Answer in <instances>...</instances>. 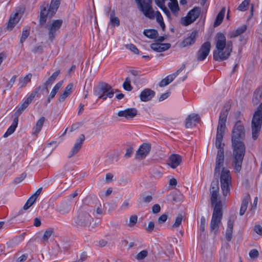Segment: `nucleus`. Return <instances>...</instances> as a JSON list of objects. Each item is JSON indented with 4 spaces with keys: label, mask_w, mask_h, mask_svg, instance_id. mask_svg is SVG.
<instances>
[{
    "label": "nucleus",
    "mask_w": 262,
    "mask_h": 262,
    "mask_svg": "<svg viewBox=\"0 0 262 262\" xmlns=\"http://www.w3.org/2000/svg\"><path fill=\"white\" fill-rule=\"evenodd\" d=\"M228 112L229 108L227 107H224L220 112L215 143V147L218 150L215 160L214 176L218 177L220 175L221 187L224 196L230 193V186L231 185L230 171L224 167L225 144L222 143Z\"/></svg>",
    "instance_id": "1"
},
{
    "label": "nucleus",
    "mask_w": 262,
    "mask_h": 262,
    "mask_svg": "<svg viewBox=\"0 0 262 262\" xmlns=\"http://www.w3.org/2000/svg\"><path fill=\"white\" fill-rule=\"evenodd\" d=\"M246 130L241 120L236 122L233 127L231 141L233 147L232 166L234 170L239 172L242 169L246 148L243 142Z\"/></svg>",
    "instance_id": "2"
},
{
    "label": "nucleus",
    "mask_w": 262,
    "mask_h": 262,
    "mask_svg": "<svg viewBox=\"0 0 262 262\" xmlns=\"http://www.w3.org/2000/svg\"><path fill=\"white\" fill-rule=\"evenodd\" d=\"M215 50L213 52V58L217 61H222L229 58L232 51V41H226L225 35L217 33L215 38Z\"/></svg>",
    "instance_id": "3"
},
{
    "label": "nucleus",
    "mask_w": 262,
    "mask_h": 262,
    "mask_svg": "<svg viewBox=\"0 0 262 262\" xmlns=\"http://www.w3.org/2000/svg\"><path fill=\"white\" fill-rule=\"evenodd\" d=\"M213 209L212 219L210 224L211 231L216 232L219 229V225L221 223L223 216V210L222 202H219L215 205Z\"/></svg>",
    "instance_id": "4"
},
{
    "label": "nucleus",
    "mask_w": 262,
    "mask_h": 262,
    "mask_svg": "<svg viewBox=\"0 0 262 262\" xmlns=\"http://www.w3.org/2000/svg\"><path fill=\"white\" fill-rule=\"evenodd\" d=\"M262 124V113L260 110H257L253 117L252 120V138L257 139L261 129Z\"/></svg>",
    "instance_id": "5"
},
{
    "label": "nucleus",
    "mask_w": 262,
    "mask_h": 262,
    "mask_svg": "<svg viewBox=\"0 0 262 262\" xmlns=\"http://www.w3.org/2000/svg\"><path fill=\"white\" fill-rule=\"evenodd\" d=\"M93 220V217L89 213L81 211L78 212L74 217L73 225L77 227H87L91 224Z\"/></svg>",
    "instance_id": "6"
},
{
    "label": "nucleus",
    "mask_w": 262,
    "mask_h": 262,
    "mask_svg": "<svg viewBox=\"0 0 262 262\" xmlns=\"http://www.w3.org/2000/svg\"><path fill=\"white\" fill-rule=\"evenodd\" d=\"M95 94L98 97V98L105 100L107 98H112L114 96V91L111 85L102 83L95 91Z\"/></svg>",
    "instance_id": "7"
},
{
    "label": "nucleus",
    "mask_w": 262,
    "mask_h": 262,
    "mask_svg": "<svg viewBox=\"0 0 262 262\" xmlns=\"http://www.w3.org/2000/svg\"><path fill=\"white\" fill-rule=\"evenodd\" d=\"M135 1L140 10L146 17L150 19L154 18V11L151 5L152 0H135Z\"/></svg>",
    "instance_id": "8"
},
{
    "label": "nucleus",
    "mask_w": 262,
    "mask_h": 262,
    "mask_svg": "<svg viewBox=\"0 0 262 262\" xmlns=\"http://www.w3.org/2000/svg\"><path fill=\"white\" fill-rule=\"evenodd\" d=\"M201 13V8L200 7H194L188 12L187 15L181 18V24L187 26L193 23L200 16Z\"/></svg>",
    "instance_id": "9"
},
{
    "label": "nucleus",
    "mask_w": 262,
    "mask_h": 262,
    "mask_svg": "<svg viewBox=\"0 0 262 262\" xmlns=\"http://www.w3.org/2000/svg\"><path fill=\"white\" fill-rule=\"evenodd\" d=\"M62 19H56L52 21L48 28L49 39L52 41L59 33L60 29L62 25Z\"/></svg>",
    "instance_id": "10"
},
{
    "label": "nucleus",
    "mask_w": 262,
    "mask_h": 262,
    "mask_svg": "<svg viewBox=\"0 0 262 262\" xmlns=\"http://www.w3.org/2000/svg\"><path fill=\"white\" fill-rule=\"evenodd\" d=\"M214 177L216 178V180L212 181L210 188L211 202L212 207H214L219 202H221V200L217 201L219 191V184L217 178L218 177H215L214 176Z\"/></svg>",
    "instance_id": "11"
},
{
    "label": "nucleus",
    "mask_w": 262,
    "mask_h": 262,
    "mask_svg": "<svg viewBox=\"0 0 262 262\" xmlns=\"http://www.w3.org/2000/svg\"><path fill=\"white\" fill-rule=\"evenodd\" d=\"M211 49V43L209 41L203 43L196 54V58L198 61L204 60L209 55Z\"/></svg>",
    "instance_id": "12"
},
{
    "label": "nucleus",
    "mask_w": 262,
    "mask_h": 262,
    "mask_svg": "<svg viewBox=\"0 0 262 262\" xmlns=\"http://www.w3.org/2000/svg\"><path fill=\"white\" fill-rule=\"evenodd\" d=\"M151 149V144L148 143H144L141 145L136 151L135 158L137 159H144L149 153Z\"/></svg>",
    "instance_id": "13"
},
{
    "label": "nucleus",
    "mask_w": 262,
    "mask_h": 262,
    "mask_svg": "<svg viewBox=\"0 0 262 262\" xmlns=\"http://www.w3.org/2000/svg\"><path fill=\"white\" fill-rule=\"evenodd\" d=\"M185 68V64H183L181 67L172 74L168 75L165 78L163 79L159 85L160 87H163L171 83L174 78Z\"/></svg>",
    "instance_id": "14"
},
{
    "label": "nucleus",
    "mask_w": 262,
    "mask_h": 262,
    "mask_svg": "<svg viewBox=\"0 0 262 262\" xmlns=\"http://www.w3.org/2000/svg\"><path fill=\"white\" fill-rule=\"evenodd\" d=\"M84 140V135L83 134H81L79 137L76 140L75 144L69 152V155L68 156L69 158H70L76 155L80 150Z\"/></svg>",
    "instance_id": "15"
},
{
    "label": "nucleus",
    "mask_w": 262,
    "mask_h": 262,
    "mask_svg": "<svg viewBox=\"0 0 262 262\" xmlns=\"http://www.w3.org/2000/svg\"><path fill=\"white\" fill-rule=\"evenodd\" d=\"M137 110L135 108H129L123 111H119L117 115L119 117H124L127 119H132L137 115Z\"/></svg>",
    "instance_id": "16"
},
{
    "label": "nucleus",
    "mask_w": 262,
    "mask_h": 262,
    "mask_svg": "<svg viewBox=\"0 0 262 262\" xmlns=\"http://www.w3.org/2000/svg\"><path fill=\"white\" fill-rule=\"evenodd\" d=\"M182 162V157L178 154L171 155L168 159V164L172 168L175 169L180 165Z\"/></svg>",
    "instance_id": "17"
},
{
    "label": "nucleus",
    "mask_w": 262,
    "mask_h": 262,
    "mask_svg": "<svg viewBox=\"0 0 262 262\" xmlns=\"http://www.w3.org/2000/svg\"><path fill=\"white\" fill-rule=\"evenodd\" d=\"M200 121V117L198 114H192L189 115L185 120V126L186 128H190L196 125Z\"/></svg>",
    "instance_id": "18"
},
{
    "label": "nucleus",
    "mask_w": 262,
    "mask_h": 262,
    "mask_svg": "<svg viewBox=\"0 0 262 262\" xmlns=\"http://www.w3.org/2000/svg\"><path fill=\"white\" fill-rule=\"evenodd\" d=\"M155 92L150 89H145L143 90L140 95V98L142 101H150L155 95Z\"/></svg>",
    "instance_id": "19"
},
{
    "label": "nucleus",
    "mask_w": 262,
    "mask_h": 262,
    "mask_svg": "<svg viewBox=\"0 0 262 262\" xmlns=\"http://www.w3.org/2000/svg\"><path fill=\"white\" fill-rule=\"evenodd\" d=\"M198 35V31L196 30H193L190 34V35L184 39L182 42L183 47H186L188 46H191L195 42L196 37Z\"/></svg>",
    "instance_id": "20"
},
{
    "label": "nucleus",
    "mask_w": 262,
    "mask_h": 262,
    "mask_svg": "<svg viewBox=\"0 0 262 262\" xmlns=\"http://www.w3.org/2000/svg\"><path fill=\"white\" fill-rule=\"evenodd\" d=\"M171 47L169 43H153L150 45L151 49L158 52H162L168 50Z\"/></svg>",
    "instance_id": "21"
},
{
    "label": "nucleus",
    "mask_w": 262,
    "mask_h": 262,
    "mask_svg": "<svg viewBox=\"0 0 262 262\" xmlns=\"http://www.w3.org/2000/svg\"><path fill=\"white\" fill-rule=\"evenodd\" d=\"M234 222V217L230 216L228 221L227 228L226 232V238L228 242L232 239Z\"/></svg>",
    "instance_id": "22"
},
{
    "label": "nucleus",
    "mask_w": 262,
    "mask_h": 262,
    "mask_svg": "<svg viewBox=\"0 0 262 262\" xmlns=\"http://www.w3.org/2000/svg\"><path fill=\"white\" fill-rule=\"evenodd\" d=\"M62 83L63 81H61L55 84L49 95L47 101L45 103L46 105H47L48 103H49L51 100L54 98L55 96L62 86Z\"/></svg>",
    "instance_id": "23"
},
{
    "label": "nucleus",
    "mask_w": 262,
    "mask_h": 262,
    "mask_svg": "<svg viewBox=\"0 0 262 262\" xmlns=\"http://www.w3.org/2000/svg\"><path fill=\"white\" fill-rule=\"evenodd\" d=\"M61 3V0H51L48 11L51 16H53L57 12Z\"/></svg>",
    "instance_id": "24"
},
{
    "label": "nucleus",
    "mask_w": 262,
    "mask_h": 262,
    "mask_svg": "<svg viewBox=\"0 0 262 262\" xmlns=\"http://www.w3.org/2000/svg\"><path fill=\"white\" fill-rule=\"evenodd\" d=\"M73 88V84L72 83H69L65 88L63 92L60 94L58 98L59 101L63 102L72 93Z\"/></svg>",
    "instance_id": "25"
},
{
    "label": "nucleus",
    "mask_w": 262,
    "mask_h": 262,
    "mask_svg": "<svg viewBox=\"0 0 262 262\" xmlns=\"http://www.w3.org/2000/svg\"><path fill=\"white\" fill-rule=\"evenodd\" d=\"M170 2L168 4V6L171 12L176 17L179 15L180 8L177 0H170Z\"/></svg>",
    "instance_id": "26"
},
{
    "label": "nucleus",
    "mask_w": 262,
    "mask_h": 262,
    "mask_svg": "<svg viewBox=\"0 0 262 262\" xmlns=\"http://www.w3.org/2000/svg\"><path fill=\"white\" fill-rule=\"evenodd\" d=\"M48 16H49L50 17L52 16L50 15L48 9L47 10L46 7L41 8L39 17L40 25L42 26L46 23Z\"/></svg>",
    "instance_id": "27"
},
{
    "label": "nucleus",
    "mask_w": 262,
    "mask_h": 262,
    "mask_svg": "<svg viewBox=\"0 0 262 262\" xmlns=\"http://www.w3.org/2000/svg\"><path fill=\"white\" fill-rule=\"evenodd\" d=\"M247 30V26L243 25L238 28L236 30L231 31L228 33V36L230 38H235L244 33Z\"/></svg>",
    "instance_id": "28"
},
{
    "label": "nucleus",
    "mask_w": 262,
    "mask_h": 262,
    "mask_svg": "<svg viewBox=\"0 0 262 262\" xmlns=\"http://www.w3.org/2000/svg\"><path fill=\"white\" fill-rule=\"evenodd\" d=\"M46 121L44 117H41L37 121L35 126L33 128V134L37 136L41 130L42 127Z\"/></svg>",
    "instance_id": "29"
},
{
    "label": "nucleus",
    "mask_w": 262,
    "mask_h": 262,
    "mask_svg": "<svg viewBox=\"0 0 262 262\" xmlns=\"http://www.w3.org/2000/svg\"><path fill=\"white\" fill-rule=\"evenodd\" d=\"M250 200V196L249 194H247L243 199L242 202L240 211H239L240 215H241V216L243 215L244 214V213H245V212L247 209L249 201Z\"/></svg>",
    "instance_id": "30"
},
{
    "label": "nucleus",
    "mask_w": 262,
    "mask_h": 262,
    "mask_svg": "<svg viewBox=\"0 0 262 262\" xmlns=\"http://www.w3.org/2000/svg\"><path fill=\"white\" fill-rule=\"evenodd\" d=\"M31 102L27 98L25 100V101L23 103V104L17 109L15 112L14 115L15 116V118H17L18 119V117L20 115V114L24 111V110L28 106L29 104Z\"/></svg>",
    "instance_id": "31"
},
{
    "label": "nucleus",
    "mask_w": 262,
    "mask_h": 262,
    "mask_svg": "<svg viewBox=\"0 0 262 262\" xmlns=\"http://www.w3.org/2000/svg\"><path fill=\"white\" fill-rule=\"evenodd\" d=\"M18 122V119L17 118H14L11 125L8 128L7 132L4 135V137H7L14 132L17 126Z\"/></svg>",
    "instance_id": "32"
},
{
    "label": "nucleus",
    "mask_w": 262,
    "mask_h": 262,
    "mask_svg": "<svg viewBox=\"0 0 262 262\" xmlns=\"http://www.w3.org/2000/svg\"><path fill=\"white\" fill-rule=\"evenodd\" d=\"M225 13V8H223L216 16L214 22V26L217 27L221 25L224 19Z\"/></svg>",
    "instance_id": "33"
},
{
    "label": "nucleus",
    "mask_w": 262,
    "mask_h": 262,
    "mask_svg": "<svg viewBox=\"0 0 262 262\" xmlns=\"http://www.w3.org/2000/svg\"><path fill=\"white\" fill-rule=\"evenodd\" d=\"M143 34L150 39H156L158 35V32L155 29H145L143 31Z\"/></svg>",
    "instance_id": "34"
},
{
    "label": "nucleus",
    "mask_w": 262,
    "mask_h": 262,
    "mask_svg": "<svg viewBox=\"0 0 262 262\" xmlns=\"http://www.w3.org/2000/svg\"><path fill=\"white\" fill-rule=\"evenodd\" d=\"M32 74L29 73L25 77L20 78L19 79V85L20 88L25 87L26 84L31 81L32 78Z\"/></svg>",
    "instance_id": "35"
},
{
    "label": "nucleus",
    "mask_w": 262,
    "mask_h": 262,
    "mask_svg": "<svg viewBox=\"0 0 262 262\" xmlns=\"http://www.w3.org/2000/svg\"><path fill=\"white\" fill-rule=\"evenodd\" d=\"M42 86L41 85H39L38 86V87H37L34 90H33L31 93L30 94V95H29V96L28 97H27V98L30 100V101L32 102V101L33 100V99L34 98V97L35 96H37V97H38L39 96V91H41L42 90Z\"/></svg>",
    "instance_id": "36"
},
{
    "label": "nucleus",
    "mask_w": 262,
    "mask_h": 262,
    "mask_svg": "<svg viewBox=\"0 0 262 262\" xmlns=\"http://www.w3.org/2000/svg\"><path fill=\"white\" fill-rule=\"evenodd\" d=\"M70 209L69 205H62L58 207L56 210L62 214H66L70 212Z\"/></svg>",
    "instance_id": "37"
},
{
    "label": "nucleus",
    "mask_w": 262,
    "mask_h": 262,
    "mask_svg": "<svg viewBox=\"0 0 262 262\" xmlns=\"http://www.w3.org/2000/svg\"><path fill=\"white\" fill-rule=\"evenodd\" d=\"M54 81L55 80L54 79L49 77L48 80L43 83L41 91L46 90L47 92H48V88L51 87Z\"/></svg>",
    "instance_id": "38"
},
{
    "label": "nucleus",
    "mask_w": 262,
    "mask_h": 262,
    "mask_svg": "<svg viewBox=\"0 0 262 262\" xmlns=\"http://www.w3.org/2000/svg\"><path fill=\"white\" fill-rule=\"evenodd\" d=\"M251 0H244L238 7L237 9L239 11H246L248 6L249 5Z\"/></svg>",
    "instance_id": "39"
},
{
    "label": "nucleus",
    "mask_w": 262,
    "mask_h": 262,
    "mask_svg": "<svg viewBox=\"0 0 262 262\" xmlns=\"http://www.w3.org/2000/svg\"><path fill=\"white\" fill-rule=\"evenodd\" d=\"M30 34V29H24L22 31L21 36L20 39V42L21 43H23L26 40L27 37L29 36Z\"/></svg>",
    "instance_id": "40"
},
{
    "label": "nucleus",
    "mask_w": 262,
    "mask_h": 262,
    "mask_svg": "<svg viewBox=\"0 0 262 262\" xmlns=\"http://www.w3.org/2000/svg\"><path fill=\"white\" fill-rule=\"evenodd\" d=\"M35 201L36 200L35 197L30 196L24 206L23 209L24 210H27L34 203Z\"/></svg>",
    "instance_id": "41"
},
{
    "label": "nucleus",
    "mask_w": 262,
    "mask_h": 262,
    "mask_svg": "<svg viewBox=\"0 0 262 262\" xmlns=\"http://www.w3.org/2000/svg\"><path fill=\"white\" fill-rule=\"evenodd\" d=\"M54 231L53 229L52 228H48L45 232L43 235L42 236V239L44 241H47L48 239L51 237V235L53 234Z\"/></svg>",
    "instance_id": "42"
},
{
    "label": "nucleus",
    "mask_w": 262,
    "mask_h": 262,
    "mask_svg": "<svg viewBox=\"0 0 262 262\" xmlns=\"http://www.w3.org/2000/svg\"><path fill=\"white\" fill-rule=\"evenodd\" d=\"M123 87L126 91H130L132 90L133 87L130 85V80L129 77L126 78L123 84Z\"/></svg>",
    "instance_id": "43"
},
{
    "label": "nucleus",
    "mask_w": 262,
    "mask_h": 262,
    "mask_svg": "<svg viewBox=\"0 0 262 262\" xmlns=\"http://www.w3.org/2000/svg\"><path fill=\"white\" fill-rule=\"evenodd\" d=\"M19 19L14 20L12 16H11L7 25V28L11 30L14 27L15 24L19 21Z\"/></svg>",
    "instance_id": "44"
},
{
    "label": "nucleus",
    "mask_w": 262,
    "mask_h": 262,
    "mask_svg": "<svg viewBox=\"0 0 262 262\" xmlns=\"http://www.w3.org/2000/svg\"><path fill=\"white\" fill-rule=\"evenodd\" d=\"M19 19L14 20L12 16H11L7 25V28L11 30L14 27L15 24L19 21Z\"/></svg>",
    "instance_id": "45"
},
{
    "label": "nucleus",
    "mask_w": 262,
    "mask_h": 262,
    "mask_svg": "<svg viewBox=\"0 0 262 262\" xmlns=\"http://www.w3.org/2000/svg\"><path fill=\"white\" fill-rule=\"evenodd\" d=\"M19 19L14 20L12 16H11L7 25V28L11 30L14 27L15 24L19 21Z\"/></svg>",
    "instance_id": "46"
},
{
    "label": "nucleus",
    "mask_w": 262,
    "mask_h": 262,
    "mask_svg": "<svg viewBox=\"0 0 262 262\" xmlns=\"http://www.w3.org/2000/svg\"><path fill=\"white\" fill-rule=\"evenodd\" d=\"M262 96V86L257 88L254 92V97L257 101H259Z\"/></svg>",
    "instance_id": "47"
},
{
    "label": "nucleus",
    "mask_w": 262,
    "mask_h": 262,
    "mask_svg": "<svg viewBox=\"0 0 262 262\" xmlns=\"http://www.w3.org/2000/svg\"><path fill=\"white\" fill-rule=\"evenodd\" d=\"M148 255V252L146 250H144L140 252L136 256L137 260H142L144 259Z\"/></svg>",
    "instance_id": "48"
},
{
    "label": "nucleus",
    "mask_w": 262,
    "mask_h": 262,
    "mask_svg": "<svg viewBox=\"0 0 262 262\" xmlns=\"http://www.w3.org/2000/svg\"><path fill=\"white\" fill-rule=\"evenodd\" d=\"M183 220V215L182 214H179L176 218V221L173 225L172 226L173 228H177L180 226V225L182 223V221Z\"/></svg>",
    "instance_id": "49"
},
{
    "label": "nucleus",
    "mask_w": 262,
    "mask_h": 262,
    "mask_svg": "<svg viewBox=\"0 0 262 262\" xmlns=\"http://www.w3.org/2000/svg\"><path fill=\"white\" fill-rule=\"evenodd\" d=\"M114 12L111 15L110 21L112 25L119 26L120 25V20L117 17L113 16Z\"/></svg>",
    "instance_id": "50"
},
{
    "label": "nucleus",
    "mask_w": 262,
    "mask_h": 262,
    "mask_svg": "<svg viewBox=\"0 0 262 262\" xmlns=\"http://www.w3.org/2000/svg\"><path fill=\"white\" fill-rule=\"evenodd\" d=\"M206 224V221L204 216H202L201 218L200 226L199 231L201 233L204 232Z\"/></svg>",
    "instance_id": "51"
},
{
    "label": "nucleus",
    "mask_w": 262,
    "mask_h": 262,
    "mask_svg": "<svg viewBox=\"0 0 262 262\" xmlns=\"http://www.w3.org/2000/svg\"><path fill=\"white\" fill-rule=\"evenodd\" d=\"M138 220V216L136 215H133L130 216L128 226L129 227H133L137 223Z\"/></svg>",
    "instance_id": "52"
},
{
    "label": "nucleus",
    "mask_w": 262,
    "mask_h": 262,
    "mask_svg": "<svg viewBox=\"0 0 262 262\" xmlns=\"http://www.w3.org/2000/svg\"><path fill=\"white\" fill-rule=\"evenodd\" d=\"M125 47L126 49H129L131 51H132L133 53L135 54H138L139 53V50L137 48L136 46L134 45V44L130 43L127 44L125 45Z\"/></svg>",
    "instance_id": "53"
},
{
    "label": "nucleus",
    "mask_w": 262,
    "mask_h": 262,
    "mask_svg": "<svg viewBox=\"0 0 262 262\" xmlns=\"http://www.w3.org/2000/svg\"><path fill=\"white\" fill-rule=\"evenodd\" d=\"M249 254L251 258L254 259L259 256V252L257 250L253 249L250 250Z\"/></svg>",
    "instance_id": "54"
},
{
    "label": "nucleus",
    "mask_w": 262,
    "mask_h": 262,
    "mask_svg": "<svg viewBox=\"0 0 262 262\" xmlns=\"http://www.w3.org/2000/svg\"><path fill=\"white\" fill-rule=\"evenodd\" d=\"M17 77L16 75H14L8 82L6 85V88L7 89H10L12 87L13 84L14 83L16 78Z\"/></svg>",
    "instance_id": "55"
},
{
    "label": "nucleus",
    "mask_w": 262,
    "mask_h": 262,
    "mask_svg": "<svg viewBox=\"0 0 262 262\" xmlns=\"http://www.w3.org/2000/svg\"><path fill=\"white\" fill-rule=\"evenodd\" d=\"M163 12L166 14L169 19H171V14L169 10L167 8V7L165 6H162L161 8H160Z\"/></svg>",
    "instance_id": "56"
},
{
    "label": "nucleus",
    "mask_w": 262,
    "mask_h": 262,
    "mask_svg": "<svg viewBox=\"0 0 262 262\" xmlns=\"http://www.w3.org/2000/svg\"><path fill=\"white\" fill-rule=\"evenodd\" d=\"M26 176L27 174L25 173H21L20 177H17L14 179V182L16 184L21 182L26 177Z\"/></svg>",
    "instance_id": "57"
},
{
    "label": "nucleus",
    "mask_w": 262,
    "mask_h": 262,
    "mask_svg": "<svg viewBox=\"0 0 262 262\" xmlns=\"http://www.w3.org/2000/svg\"><path fill=\"white\" fill-rule=\"evenodd\" d=\"M167 215L166 214L161 215L158 219L159 224H163L165 223L167 219Z\"/></svg>",
    "instance_id": "58"
},
{
    "label": "nucleus",
    "mask_w": 262,
    "mask_h": 262,
    "mask_svg": "<svg viewBox=\"0 0 262 262\" xmlns=\"http://www.w3.org/2000/svg\"><path fill=\"white\" fill-rule=\"evenodd\" d=\"M43 48L41 46H35L32 50V52L34 53L40 54L42 52Z\"/></svg>",
    "instance_id": "59"
},
{
    "label": "nucleus",
    "mask_w": 262,
    "mask_h": 262,
    "mask_svg": "<svg viewBox=\"0 0 262 262\" xmlns=\"http://www.w3.org/2000/svg\"><path fill=\"white\" fill-rule=\"evenodd\" d=\"M82 125L81 122H77L75 124H73L71 127L70 132H72L73 131L78 129L79 127L81 126Z\"/></svg>",
    "instance_id": "60"
},
{
    "label": "nucleus",
    "mask_w": 262,
    "mask_h": 262,
    "mask_svg": "<svg viewBox=\"0 0 262 262\" xmlns=\"http://www.w3.org/2000/svg\"><path fill=\"white\" fill-rule=\"evenodd\" d=\"M161 210L160 206L159 204H155L152 207V211L154 213H157Z\"/></svg>",
    "instance_id": "61"
},
{
    "label": "nucleus",
    "mask_w": 262,
    "mask_h": 262,
    "mask_svg": "<svg viewBox=\"0 0 262 262\" xmlns=\"http://www.w3.org/2000/svg\"><path fill=\"white\" fill-rule=\"evenodd\" d=\"M254 230L257 234L262 235V227L260 225H255Z\"/></svg>",
    "instance_id": "62"
},
{
    "label": "nucleus",
    "mask_w": 262,
    "mask_h": 262,
    "mask_svg": "<svg viewBox=\"0 0 262 262\" xmlns=\"http://www.w3.org/2000/svg\"><path fill=\"white\" fill-rule=\"evenodd\" d=\"M87 257L88 256L86 253L85 252H83L80 254V258L78 259L77 260L78 261H81V262H83L86 259Z\"/></svg>",
    "instance_id": "63"
},
{
    "label": "nucleus",
    "mask_w": 262,
    "mask_h": 262,
    "mask_svg": "<svg viewBox=\"0 0 262 262\" xmlns=\"http://www.w3.org/2000/svg\"><path fill=\"white\" fill-rule=\"evenodd\" d=\"M28 254H24L20 256L16 260V262H24L28 258Z\"/></svg>",
    "instance_id": "64"
}]
</instances>
